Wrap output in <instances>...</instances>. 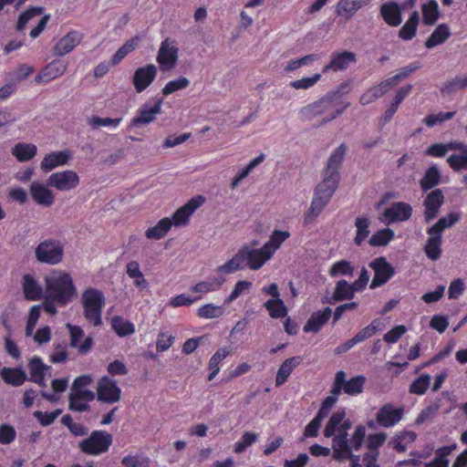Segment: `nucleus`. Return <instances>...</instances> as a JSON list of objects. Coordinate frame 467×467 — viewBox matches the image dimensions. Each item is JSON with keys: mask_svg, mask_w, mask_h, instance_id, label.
I'll return each mask as SVG.
<instances>
[{"mask_svg": "<svg viewBox=\"0 0 467 467\" xmlns=\"http://www.w3.org/2000/svg\"><path fill=\"white\" fill-rule=\"evenodd\" d=\"M333 311L330 307H326L322 312H314L304 326V332L317 333L322 327L327 323Z\"/></svg>", "mask_w": 467, "mask_h": 467, "instance_id": "20", "label": "nucleus"}, {"mask_svg": "<svg viewBox=\"0 0 467 467\" xmlns=\"http://www.w3.org/2000/svg\"><path fill=\"white\" fill-rule=\"evenodd\" d=\"M347 151V144L341 143L328 157L323 173L340 178L339 168L343 163Z\"/></svg>", "mask_w": 467, "mask_h": 467, "instance_id": "15", "label": "nucleus"}, {"mask_svg": "<svg viewBox=\"0 0 467 467\" xmlns=\"http://www.w3.org/2000/svg\"><path fill=\"white\" fill-rule=\"evenodd\" d=\"M447 162L450 167L455 171L462 170H467V151L461 154H451L448 159Z\"/></svg>", "mask_w": 467, "mask_h": 467, "instance_id": "62", "label": "nucleus"}, {"mask_svg": "<svg viewBox=\"0 0 467 467\" xmlns=\"http://www.w3.org/2000/svg\"><path fill=\"white\" fill-rule=\"evenodd\" d=\"M157 67L153 64H149L135 70L132 83L137 92L145 90L155 79Z\"/></svg>", "mask_w": 467, "mask_h": 467, "instance_id": "12", "label": "nucleus"}, {"mask_svg": "<svg viewBox=\"0 0 467 467\" xmlns=\"http://www.w3.org/2000/svg\"><path fill=\"white\" fill-rule=\"evenodd\" d=\"M28 368L30 378L27 380H35L36 379L45 376L46 373L51 368L49 366L43 363L39 357L32 358L28 362Z\"/></svg>", "mask_w": 467, "mask_h": 467, "instance_id": "43", "label": "nucleus"}, {"mask_svg": "<svg viewBox=\"0 0 467 467\" xmlns=\"http://www.w3.org/2000/svg\"><path fill=\"white\" fill-rule=\"evenodd\" d=\"M451 33L448 25L441 24L434 29L430 37L426 40L425 47L427 48H433L436 46L444 43L451 36Z\"/></svg>", "mask_w": 467, "mask_h": 467, "instance_id": "31", "label": "nucleus"}, {"mask_svg": "<svg viewBox=\"0 0 467 467\" xmlns=\"http://www.w3.org/2000/svg\"><path fill=\"white\" fill-rule=\"evenodd\" d=\"M355 61L356 54L350 51L332 54L331 59L329 63L324 67L323 72L326 73L329 70H345L350 63H354Z\"/></svg>", "mask_w": 467, "mask_h": 467, "instance_id": "17", "label": "nucleus"}, {"mask_svg": "<svg viewBox=\"0 0 467 467\" xmlns=\"http://www.w3.org/2000/svg\"><path fill=\"white\" fill-rule=\"evenodd\" d=\"M264 306L269 311V315L273 318H280L287 315V308L282 299H268Z\"/></svg>", "mask_w": 467, "mask_h": 467, "instance_id": "44", "label": "nucleus"}, {"mask_svg": "<svg viewBox=\"0 0 467 467\" xmlns=\"http://www.w3.org/2000/svg\"><path fill=\"white\" fill-rule=\"evenodd\" d=\"M67 327L69 329L70 333V347L78 348V352L81 355H85L89 352L93 346V338L91 337H87L83 343L79 345L78 342L84 337L83 329L78 326H73L70 324H67Z\"/></svg>", "mask_w": 467, "mask_h": 467, "instance_id": "16", "label": "nucleus"}, {"mask_svg": "<svg viewBox=\"0 0 467 467\" xmlns=\"http://www.w3.org/2000/svg\"><path fill=\"white\" fill-rule=\"evenodd\" d=\"M419 21V12L413 11L408 21L400 29L399 36L406 41L412 39L416 36Z\"/></svg>", "mask_w": 467, "mask_h": 467, "instance_id": "35", "label": "nucleus"}, {"mask_svg": "<svg viewBox=\"0 0 467 467\" xmlns=\"http://www.w3.org/2000/svg\"><path fill=\"white\" fill-rule=\"evenodd\" d=\"M247 265V255L245 245L242 247L236 254L233 256L226 264L217 267L216 271L223 274H231L242 270Z\"/></svg>", "mask_w": 467, "mask_h": 467, "instance_id": "22", "label": "nucleus"}, {"mask_svg": "<svg viewBox=\"0 0 467 467\" xmlns=\"http://www.w3.org/2000/svg\"><path fill=\"white\" fill-rule=\"evenodd\" d=\"M467 88V75L465 77L456 76L451 80L444 82L441 87L443 95H451L460 89Z\"/></svg>", "mask_w": 467, "mask_h": 467, "instance_id": "42", "label": "nucleus"}, {"mask_svg": "<svg viewBox=\"0 0 467 467\" xmlns=\"http://www.w3.org/2000/svg\"><path fill=\"white\" fill-rule=\"evenodd\" d=\"M16 437V429L7 423H4L0 425V443L1 444H10L15 441Z\"/></svg>", "mask_w": 467, "mask_h": 467, "instance_id": "64", "label": "nucleus"}, {"mask_svg": "<svg viewBox=\"0 0 467 467\" xmlns=\"http://www.w3.org/2000/svg\"><path fill=\"white\" fill-rule=\"evenodd\" d=\"M323 181L317 186L315 194L323 197L325 201H329L336 192L340 178L323 173Z\"/></svg>", "mask_w": 467, "mask_h": 467, "instance_id": "26", "label": "nucleus"}, {"mask_svg": "<svg viewBox=\"0 0 467 467\" xmlns=\"http://www.w3.org/2000/svg\"><path fill=\"white\" fill-rule=\"evenodd\" d=\"M302 361V358L299 356L292 357L286 358L280 366L276 377H275V385L281 386L283 385L292 373L295 368H296L300 362Z\"/></svg>", "mask_w": 467, "mask_h": 467, "instance_id": "29", "label": "nucleus"}, {"mask_svg": "<svg viewBox=\"0 0 467 467\" xmlns=\"http://www.w3.org/2000/svg\"><path fill=\"white\" fill-rule=\"evenodd\" d=\"M229 353H230V350L228 349V348L223 347V348H219L213 355V357L211 358V359L209 361V368L211 370V373L208 376L209 381L213 380L216 377V375L219 373V371H220L219 364L223 358H225L229 355Z\"/></svg>", "mask_w": 467, "mask_h": 467, "instance_id": "40", "label": "nucleus"}, {"mask_svg": "<svg viewBox=\"0 0 467 467\" xmlns=\"http://www.w3.org/2000/svg\"><path fill=\"white\" fill-rule=\"evenodd\" d=\"M439 10L436 1L432 0L429 4L422 5V20L427 26H432L439 18Z\"/></svg>", "mask_w": 467, "mask_h": 467, "instance_id": "45", "label": "nucleus"}, {"mask_svg": "<svg viewBox=\"0 0 467 467\" xmlns=\"http://www.w3.org/2000/svg\"><path fill=\"white\" fill-rule=\"evenodd\" d=\"M247 255V265L252 270H258L271 258V255L265 250V246L259 249H251L245 245Z\"/></svg>", "mask_w": 467, "mask_h": 467, "instance_id": "27", "label": "nucleus"}, {"mask_svg": "<svg viewBox=\"0 0 467 467\" xmlns=\"http://www.w3.org/2000/svg\"><path fill=\"white\" fill-rule=\"evenodd\" d=\"M162 102V99H157L152 105L149 101L144 103L139 109L138 114L131 119L129 127H140L153 122L156 116L161 111Z\"/></svg>", "mask_w": 467, "mask_h": 467, "instance_id": "8", "label": "nucleus"}, {"mask_svg": "<svg viewBox=\"0 0 467 467\" xmlns=\"http://www.w3.org/2000/svg\"><path fill=\"white\" fill-rule=\"evenodd\" d=\"M78 32L71 31L63 36L55 46L54 52L57 56H65L71 52L81 41Z\"/></svg>", "mask_w": 467, "mask_h": 467, "instance_id": "21", "label": "nucleus"}, {"mask_svg": "<svg viewBox=\"0 0 467 467\" xmlns=\"http://www.w3.org/2000/svg\"><path fill=\"white\" fill-rule=\"evenodd\" d=\"M126 272L127 275L134 280V285L139 289H145L149 285V283L144 278V275L140 268V265L137 261L129 262L127 265Z\"/></svg>", "mask_w": 467, "mask_h": 467, "instance_id": "37", "label": "nucleus"}, {"mask_svg": "<svg viewBox=\"0 0 467 467\" xmlns=\"http://www.w3.org/2000/svg\"><path fill=\"white\" fill-rule=\"evenodd\" d=\"M340 90L327 93L320 99L308 104L300 110V116L304 119H312L324 113L329 112L338 105Z\"/></svg>", "mask_w": 467, "mask_h": 467, "instance_id": "4", "label": "nucleus"}, {"mask_svg": "<svg viewBox=\"0 0 467 467\" xmlns=\"http://www.w3.org/2000/svg\"><path fill=\"white\" fill-rule=\"evenodd\" d=\"M258 439V435L254 432L246 431L243 434L241 441L235 443L234 452L240 454L244 452L247 447L254 443Z\"/></svg>", "mask_w": 467, "mask_h": 467, "instance_id": "59", "label": "nucleus"}, {"mask_svg": "<svg viewBox=\"0 0 467 467\" xmlns=\"http://www.w3.org/2000/svg\"><path fill=\"white\" fill-rule=\"evenodd\" d=\"M96 398L95 392H80L78 394L68 395V409L73 411L82 412L90 410L88 401L94 400Z\"/></svg>", "mask_w": 467, "mask_h": 467, "instance_id": "25", "label": "nucleus"}, {"mask_svg": "<svg viewBox=\"0 0 467 467\" xmlns=\"http://www.w3.org/2000/svg\"><path fill=\"white\" fill-rule=\"evenodd\" d=\"M190 84V80L185 77H180L175 80L169 81L162 88V94L168 96L177 90L186 88Z\"/></svg>", "mask_w": 467, "mask_h": 467, "instance_id": "58", "label": "nucleus"}, {"mask_svg": "<svg viewBox=\"0 0 467 467\" xmlns=\"http://www.w3.org/2000/svg\"><path fill=\"white\" fill-rule=\"evenodd\" d=\"M139 42L138 37L130 38L121 47L118 49L111 58V64H119L128 54L135 49Z\"/></svg>", "mask_w": 467, "mask_h": 467, "instance_id": "50", "label": "nucleus"}, {"mask_svg": "<svg viewBox=\"0 0 467 467\" xmlns=\"http://www.w3.org/2000/svg\"><path fill=\"white\" fill-rule=\"evenodd\" d=\"M461 219V215L458 213H451L446 216H443L438 220L431 227L427 230V234H441L446 229L453 226Z\"/></svg>", "mask_w": 467, "mask_h": 467, "instance_id": "34", "label": "nucleus"}, {"mask_svg": "<svg viewBox=\"0 0 467 467\" xmlns=\"http://www.w3.org/2000/svg\"><path fill=\"white\" fill-rule=\"evenodd\" d=\"M171 227V219L165 217L159 221V223L156 225L150 227L146 231L145 235L150 240H160L166 235V234L170 231Z\"/></svg>", "mask_w": 467, "mask_h": 467, "instance_id": "36", "label": "nucleus"}, {"mask_svg": "<svg viewBox=\"0 0 467 467\" xmlns=\"http://www.w3.org/2000/svg\"><path fill=\"white\" fill-rule=\"evenodd\" d=\"M443 202L444 194L440 189L433 190L426 195L423 201V215L425 223H430L438 216Z\"/></svg>", "mask_w": 467, "mask_h": 467, "instance_id": "11", "label": "nucleus"}, {"mask_svg": "<svg viewBox=\"0 0 467 467\" xmlns=\"http://www.w3.org/2000/svg\"><path fill=\"white\" fill-rule=\"evenodd\" d=\"M64 248L57 240L47 239L41 242L35 250L36 260L42 264L57 265L63 259Z\"/></svg>", "mask_w": 467, "mask_h": 467, "instance_id": "5", "label": "nucleus"}, {"mask_svg": "<svg viewBox=\"0 0 467 467\" xmlns=\"http://www.w3.org/2000/svg\"><path fill=\"white\" fill-rule=\"evenodd\" d=\"M403 417L402 408H394L391 403L383 405L376 415V421L383 428H389L401 420Z\"/></svg>", "mask_w": 467, "mask_h": 467, "instance_id": "13", "label": "nucleus"}, {"mask_svg": "<svg viewBox=\"0 0 467 467\" xmlns=\"http://www.w3.org/2000/svg\"><path fill=\"white\" fill-rule=\"evenodd\" d=\"M69 159L70 154L68 150L53 151L44 157L40 168L44 171H50L57 166L66 164Z\"/></svg>", "mask_w": 467, "mask_h": 467, "instance_id": "23", "label": "nucleus"}, {"mask_svg": "<svg viewBox=\"0 0 467 467\" xmlns=\"http://www.w3.org/2000/svg\"><path fill=\"white\" fill-rule=\"evenodd\" d=\"M67 69L66 64L60 61H53L49 63L38 75L39 78H46L47 81L51 80L57 77L62 76Z\"/></svg>", "mask_w": 467, "mask_h": 467, "instance_id": "39", "label": "nucleus"}, {"mask_svg": "<svg viewBox=\"0 0 467 467\" xmlns=\"http://www.w3.org/2000/svg\"><path fill=\"white\" fill-rule=\"evenodd\" d=\"M223 314V307L221 306H215L213 304L203 305L197 311V315L199 317L209 319L219 317Z\"/></svg>", "mask_w": 467, "mask_h": 467, "instance_id": "55", "label": "nucleus"}, {"mask_svg": "<svg viewBox=\"0 0 467 467\" xmlns=\"http://www.w3.org/2000/svg\"><path fill=\"white\" fill-rule=\"evenodd\" d=\"M290 234L286 231L275 230L270 236V239L264 244L265 250H267L269 254L272 256L273 254L279 248L281 244L285 242Z\"/></svg>", "mask_w": 467, "mask_h": 467, "instance_id": "41", "label": "nucleus"}, {"mask_svg": "<svg viewBox=\"0 0 467 467\" xmlns=\"http://www.w3.org/2000/svg\"><path fill=\"white\" fill-rule=\"evenodd\" d=\"M150 460L146 456H126L122 459L121 463L125 467H150Z\"/></svg>", "mask_w": 467, "mask_h": 467, "instance_id": "63", "label": "nucleus"}, {"mask_svg": "<svg viewBox=\"0 0 467 467\" xmlns=\"http://www.w3.org/2000/svg\"><path fill=\"white\" fill-rule=\"evenodd\" d=\"M456 114V111H449V112H440L436 115L431 114L428 115L424 119L423 122L428 127H433L437 124H441L444 122L445 120L451 119Z\"/></svg>", "mask_w": 467, "mask_h": 467, "instance_id": "60", "label": "nucleus"}, {"mask_svg": "<svg viewBox=\"0 0 467 467\" xmlns=\"http://www.w3.org/2000/svg\"><path fill=\"white\" fill-rule=\"evenodd\" d=\"M405 436H410V442L414 441L416 439L415 432L401 431L394 436V438L389 442V446L392 447L398 451H405L407 450V444L403 442L405 441Z\"/></svg>", "mask_w": 467, "mask_h": 467, "instance_id": "51", "label": "nucleus"}, {"mask_svg": "<svg viewBox=\"0 0 467 467\" xmlns=\"http://www.w3.org/2000/svg\"><path fill=\"white\" fill-rule=\"evenodd\" d=\"M93 378L90 374H86L76 378L71 386L69 394H78L80 392H92L87 389V387L92 382Z\"/></svg>", "mask_w": 467, "mask_h": 467, "instance_id": "57", "label": "nucleus"}, {"mask_svg": "<svg viewBox=\"0 0 467 467\" xmlns=\"http://www.w3.org/2000/svg\"><path fill=\"white\" fill-rule=\"evenodd\" d=\"M111 325L115 332L120 337L131 335L135 331L134 326L130 322L119 316L112 318Z\"/></svg>", "mask_w": 467, "mask_h": 467, "instance_id": "48", "label": "nucleus"}, {"mask_svg": "<svg viewBox=\"0 0 467 467\" xmlns=\"http://www.w3.org/2000/svg\"><path fill=\"white\" fill-rule=\"evenodd\" d=\"M105 296L103 293L96 288L88 287L81 296V302L84 308V316L87 320L98 327L101 325V311L105 306Z\"/></svg>", "mask_w": 467, "mask_h": 467, "instance_id": "2", "label": "nucleus"}, {"mask_svg": "<svg viewBox=\"0 0 467 467\" xmlns=\"http://www.w3.org/2000/svg\"><path fill=\"white\" fill-rule=\"evenodd\" d=\"M224 278H214L213 281H203L193 285L191 290L193 293H202L206 294L211 291H214L218 289L223 283Z\"/></svg>", "mask_w": 467, "mask_h": 467, "instance_id": "53", "label": "nucleus"}, {"mask_svg": "<svg viewBox=\"0 0 467 467\" xmlns=\"http://www.w3.org/2000/svg\"><path fill=\"white\" fill-rule=\"evenodd\" d=\"M380 15L384 21L391 26H398L402 21L400 7L393 1L384 3L380 6Z\"/></svg>", "mask_w": 467, "mask_h": 467, "instance_id": "24", "label": "nucleus"}, {"mask_svg": "<svg viewBox=\"0 0 467 467\" xmlns=\"http://www.w3.org/2000/svg\"><path fill=\"white\" fill-rule=\"evenodd\" d=\"M23 291L25 297L32 301L40 299L43 293L41 285L37 284L31 275H25L23 276Z\"/></svg>", "mask_w": 467, "mask_h": 467, "instance_id": "30", "label": "nucleus"}, {"mask_svg": "<svg viewBox=\"0 0 467 467\" xmlns=\"http://www.w3.org/2000/svg\"><path fill=\"white\" fill-rule=\"evenodd\" d=\"M12 153L19 161H26L36 154V147L30 143H17L12 150Z\"/></svg>", "mask_w": 467, "mask_h": 467, "instance_id": "38", "label": "nucleus"}, {"mask_svg": "<svg viewBox=\"0 0 467 467\" xmlns=\"http://www.w3.org/2000/svg\"><path fill=\"white\" fill-rule=\"evenodd\" d=\"M431 376L422 374L416 379L410 386V392L417 395H423L431 384Z\"/></svg>", "mask_w": 467, "mask_h": 467, "instance_id": "56", "label": "nucleus"}, {"mask_svg": "<svg viewBox=\"0 0 467 467\" xmlns=\"http://www.w3.org/2000/svg\"><path fill=\"white\" fill-rule=\"evenodd\" d=\"M356 292H358V289L353 284H349L344 279L339 280L337 282L332 296L327 299V304L335 305L337 302L352 299Z\"/></svg>", "mask_w": 467, "mask_h": 467, "instance_id": "19", "label": "nucleus"}, {"mask_svg": "<svg viewBox=\"0 0 467 467\" xmlns=\"http://www.w3.org/2000/svg\"><path fill=\"white\" fill-rule=\"evenodd\" d=\"M79 183L78 173L71 170L52 173L47 182V186L58 191L67 192L75 189Z\"/></svg>", "mask_w": 467, "mask_h": 467, "instance_id": "9", "label": "nucleus"}, {"mask_svg": "<svg viewBox=\"0 0 467 467\" xmlns=\"http://www.w3.org/2000/svg\"><path fill=\"white\" fill-rule=\"evenodd\" d=\"M429 238L424 246L426 255L432 261L438 260L441 255V234H428Z\"/></svg>", "mask_w": 467, "mask_h": 467, "instance_id": "32", "label": "nucleus"}, {"mask_svg": "<svg viewBox=\"0 0 467 467\" xmlns=\"http://www.w3.org/2000/svg\"><path fill=\"white\" fill-rule=\"evenodd\" d=\"M47 295L48 299L58 306H67L77 295V288L72 277L65 272H55L46 276Z\"/></svg>", "mask_w": 467, "mask_h": 467, "instance_id": "1", "label": "nucleus"}, {"mask_svg": "<svg viewBox=\"0 0 467 467\" xmlns=\"http://www.w3.org/2000/svg\"><path fill=\"white\" fill-rule=\"evenodd\" d=\"M441 172L436 166L430 167L420 181V186L423 192L433 189L441 182Z\"/></svg>", "mask_w": 467, "mask_h": 467, "instance_id": "33", "label": "nucleus"}, {"mask_svg": "<svg viewBox=\"0 0 467 467\" xmlns=\"http://www.w3.org/2000/svg\"><path fill=\"white\" fill-rule=\"evenodd\" d=\"M1 376L6 384L14 387H19L28 379L26 373L20 368H4Z\"/></svg>", "mask_w": 467, "mask_h": 467, "instance_id": "28", "label": "nucleus"}, {"mask_svg": "<svg viewBox=\"0 0 467 467\" xmlns=\"http://www.w3.org/2000/svg\"><path fill=\"white\" fill-rule=\"evenodd\" d=\"M369 267L374 271V276L370 284L371 289L383 285L395 274L394 267L384 256H379L374 259L369 263Z\"/></svg>", "mask_w": 467, "mask_h": 467, "instance_id": "6", "label": "nucleus"}, {"mask_svg": "<svg viewBox=\"0 0 467 467\" xmlns=\"http://www.w3.org/2000/svg\"><path fill=\"white\" fill-rule=\"evenodd\" d=\"M113 442L112 435L105 431H93L89 437L81 441L78 447L88 455H99L107 452Z\"/></svg>", "mask_w": 467, "mask_h": 467, "instance_id": "3", "label": "nucleus"}, {"mask_svg": "<svg viewBox=\"0 0 467 467\" xmlns=\"http://www.w3.org/2000/svg\"><path fill=\"white\" fill-rule=\"evenodd\" d=\"M29 191L32 198L37 204L49 207L54 203L55 196L53 192L42 183L33 182Z\"/></svg>", "mask_w": 467, "mask_h": 467, "instance_id": "18", "label": "nucleus"}, {"mask_svg": "<svg viewBox=\"0 0 467 467\" xmlns=\"http://www.w3.org/2000/svg\"><path fill=\"white\" fill-rule=\"evenodd\" d=\"M328 273L333 277L339 275L352 276L354 274V267L351 265L349 261L340 260L331 266Z\"/></svg>", "mask_w": 467, "mask_h": 467, "instance_id": "54", "label": "nucleus"}, {"mask_svg": "<svg viewBox=\"0 0 467 467\" xmlns=\"http://www.w3.org/2000/svg\"><path fill=\"white\" fill-rule=\"evenodd\" d=\"M366 378L361 375L351 378L349 380L346 379L344 392L351 396L361 393Z\"/></svg>", "mask_w": 467, "mask_h": 467, "instance_id": "49", "label": "nucleus"}, {"mask_svg": "<svg viewBox=\"0 0 467 467\" xmlns=\"http://www.w3.org/2000/svg\"><path fill=\"white\" fill-rule=\"evenodd\" d=\"M369 220L364 217H357L355 221V226L357 228V235L354 239V242L357 245H361L363 241L369 234Z\"/></svg>", "mask_w": 467, "mask_h": 467, "instance_id": "46", "label": "nucleus"}, {"mask_svg": "<svg viewBox=\"0 0 467 467\" xmlns=\"http://www.w3.org/2000/svg\"><path fill=\"white\" fill-rule=\"evenodd\" d=\"M358 8L359 5L357 0H339L336 12L338 16H346L347 18H349Z\"/></svg>", "mask_w": 467, "mask_h": 467, "instance_id": "52", "label": "nucleus"}, {"mask_svg": "<svg viewBox=\"0 0 467 467\" xmlns=\"http://www.w3.org/2000/svg\"><path fill=\"white\" fill-rule=\"evenodd\" d=\"M412 207L410 204L403 202L393 203L390 207L387 208L383 213L382 222L393 223L407 221L411 217Z\"/></svg>", "mask_w": 467, "mask_h": 467, "instance_id": "14", "label": "nucleus"}, {"mask_svg": "<svg viewBox=\"0 0 467 467\" xmlns=\"http://www.w3.org/2000/svg\"><path fill=\"white\" fill-rule=\"evenodd\" d=\"M393 237L394 232L391 229H381L369 238L368 244L372 246H385Z\"/></svg>", "mask_w": 467, "mask_h": 467, "instance_id": "47", "label": "nucleus"}, {"mask_svg": "<svg viewBox=\"0 0 467 467\" xmlns=\"http://www.w3.org/2000/svg\"><path fill=\"white\" fill-rule=\"evenodd\" d=\"M179 49L176 46L171 45L169 39L161 42L156 57L162 71H168L174 68L178 61Z\"/></svg>", "mask_w": 467, "mask_h": 467, "instance_id": "10", "label": "nucleus"}, {"mask_svg": "<svg viewBox=\"0 0 467 467\" xmlns=\"http://www.w3.org/2000/svg\"><path fill=\"white\" fill-rule=\"evenodd\" d=\"M121 399V389L117 381L104 376L98 381L97 400L105 403H115Z\"/></svg>", "mask_w": 467, "mask_h": 467, "instance_id": "7", "label": "nucleus"}, {"mask_svg": "<svg viewBox=\"0 0 467 467\" xmlns=\"http://www.w3.org/2000/svg\"><path fill=\"white\" fill-rule=\"evenodd\" d=\"M42 13H43L42 7L28 8L26 11H25L24 13H22L19 16L17 25H16L17 30H19V31L23 30L31 18H33L34 16H40Z\"/></svg>", "mask_w": 467, "mask_h": 467, "instance_id": "61", "label": "nucleus"}]
</instances>
